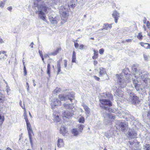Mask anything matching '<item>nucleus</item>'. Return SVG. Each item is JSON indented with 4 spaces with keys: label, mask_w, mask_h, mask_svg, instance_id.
I'll use <instances>...</instances> for the list:
<instances>
[{
    "label": "nucleus",
    "mask_w": 150,
    "mask_h": 150,
    "mask_svg": "<svg viewBox=\"0 0 150 150\" xmlns=\"http://www.w3.org/2000/svg\"><path fill=\"white\" fill-rule=\"evenodd\" d=\"M59 98L61 101H67L69 100L71 102L74 98V94L72 92L69 95H67L66 96L62 94H60L58 96Z\"/></svg>",
    "instance_id": "1"
},
{
    "label": "nucleus",
    "mask_w": 150,
    "mask_h": 150,
    "mask_svg": "<svg viewBox=\"0 0 150 150\" xmlns=\"http://www.w3.org/2000/svg\"><path fill=\"white\" fill-rule=\"evenodd\" d=\"M117 75L118 84L120 86V87L121 88H124L126 86L127 83L129 81H125V80H124V79H123L122 76L121 75Z\"/></svg>",
    "instance_id": "2"
},
{
    "label": "nucleus",
    "mask_w": 150,
    "mask_h": 150,
    "mask_svg": "<svg viewBox=\"0 0 150 150\" xmlns=\"http://www.w3.org/2000/svg\"><path fill=\"white\" fill-rule=\"evenodd\" d=\"M129 98L133 104H138L140 102L139 98L135 94L130 92L129 93Z\"/></svg>",
    "instance_id": "3"
},
{
    "label": "nucleus",
    "mask_w": 150,
    "mask_h": 150,
    "mask_svg": "<svg viewBox=\"0 0 150 150\" xmlns=\"http://www.w3.org/2000/svg\"><path fill=\"white\" fill-rule=\"evenodd\" d=\"M61 103L60 100L57 98H55L53 99L51 103V105L52 108L56 106L61 105Z\"/></svg>",
    "instance_id": "4"
},
{
    "label": "nucleus",
    "mask_w": 150,
    "mask_h": 150,
    "mask_svg": "<svg viewBox=\"0 0 150 150\" xmlns=\"http://www.w3.org/2000/svg\"><path fill=\"white\" fill-rule=\"evenodd\" d=\"M63 106L65 108L68 109L73 112L76 110L73 103H72L71 104L64 103L63 105Z\"/></svg>",
    "instance_id": "5"
},
{
    "label": "nucleus",
    "mask_w": 150,
    "mask_h": 150,
    "mask_svg": "<svg viewBox=\"0 0 150 150\" xmlns=\"http://www.w3.org/2000/svg\"><path fill=\"white\" fill-rule=\"evenodd\" d=\"M99 101L102 105L108 106V107H110L112 105V103L109 100L101 99H100Z\"/></svg>",
    "instance_id": "6"
},
{
    "label": "nucleus",
    "mask_w": 150,
    "mask_h": 150,
    "mask_svg": "<svg viewBox=\"0 0 150 150\" xmlns=\"http://www.w3.org/2000/svg\"><path fill=\"white\" fill-rule=\"evenodd\" d=\"M36 13L38 14V17L42 20L46 21V16L45 13L42 10H38L36 12Z\"/></svg>",
    "instance_id": "7"
},
{
    "label": "nucleus",
    "mask_w": 150,
    "mask_h": 150,
    "mask_svg": "<svg viewBox=\"0 0 150 150\" xmlns=\"http://www.w3.org/2000/svg\"><path fill=\"white\" fill-rule=\"evenodd\" d=\"M132 70L133 71V74H134V76L137 78L138 79L140 77H142L141 74L142 73H140L139 71H137V69L134 67L132 68Z\"/></svg>",
    "instance_id": "8"
},
{
    "label": "nucleus",
    "mask_w": 150,
    "mask_h": 150,
    "mask_svg": "<svg viewBox=\"0 0 150 150\" xmlns=\"http://www.w3.org/2000/svg\"><path fill=\"white\" fill-rule=\"evenodd\" d=\"M128 125L127 123L124 122H121L119 125V129L121 130L124 131L127 127Z\"/></svg>",
    "instance_id": "9"
},
{
    "label": "nucleus",
    "mask_w": 150,
    "mask_h": 150,
    "mask_svg": "<svg viewBox=\"0 0 150 150\" xmlns=\"http://www.w3.org/2000/svg\"><path fill=\"white\" fill-rule=\"evenodd\" d=\"M73 112L72 111H69L67 110L64 111L63 113L64 116L66 118H69L71 117L73 115Z\"/></svg>",
    "instance_id": "10"
},
{
    "label": "nucleus",
    "mask_w": 150,
    "mask_h": 150,
    "mask_svg": "<svg viewBox=\"0 0 150 150\" xmlns=\"http://www.w3.org/2000/svg\"><path fill=\"white\" fill-rule=\"evenodd\" d=\"M113 17L115 18V23H117L118 18L119 17L120 14L116 11H114L112 14Z\"/></svg>",
    "instance_id": "11"
},
{
    "label": "nucleus",
    "mask_w": 150,
    "mask_h": 150,
    "mask_svg": "<svg viewBox=\"0 0 150 150\" xmlns=\"http://www.w3.org/2000/svg\"><path fill=\"white\" fill-rule=\"evenodd\" d=\"M27 125V129L28 133H33L31 125L29 121L26 122Z\"/></svg>",
    "instance_id": "12"
},
{
    "label": "nucleus",
    "mask_w": 150,
    "mask_h": 150,
    "mask_svg": "<svg viewBox=\"0 0 150 150\" xmlns=\"http://www.w3.org/2000/svg\"><path fill=\"white\" fill-rule=\"evenodd\" d=\"M132 80L134 87L137 91H138L139 90L140 85L139 84H138V81L135 80V79H133Z\"/></svg>",
    "instance_id": "13"
},
{
    "label": "nucleus",
    "mask_w": 150,
    "mask_h": 150,
    "mask_svg": "<svg viewBox=\"0 0 150 150\" xmlns=\"http://www.w3.org/2000/svg\"><path fill=\"white\" fill-rule=\"evenodd\" d=\"M61 50V48L60 47L57 48L55 50L52 52L49 53L50 56H55L58 54L59 51Z\"/></svg>",
    "instance_id": "14"
},
{
    "label": "nucleus",
    "mask_w": 150,
    "mask_h": 150,
    "mask_svg": "<svg viewBox=\"0 0 150 150\" xmlns=\"http://www.w3.org/2000/svg\"><path fill=\"white\" fill-rule=\"evenodd\" d=\"M128 135L130 138H135L137 136V133L132 130H129L128 132Z\"/></svg>",
    "instance_id": "15"
},
{
    "label": "nucleus",
    "mask_w": 150,
    "mask_h": 150,
    "mask_svg": "<svg viewBox=\"0 0 150 150\" xmlns=\"http://www.w3.org/2000/svg\"><path fill=\"white\" fill-rule=\"evenodd\" d=\"M112 27V25L110 24H104L103 25V28L101 30H103L104 29L105 30H110Z\"/></svg>",
    "instance_id": "16"
},
{
    "label": "nucleus",
    "mask_w": 150,
    "mask_h": 150,
    "mask_svg": "<svg viewBox=\"0 0 150 150\" xmlns=\"http://www.w3.org/2000/svg\"><path fill=\"white\" fill-rule=\"evenodd\" d=\"M60 133L63 135H65L67 133V131L66 128L64 126H61L60 129Z\"/></svg>",
    "instance_id": "17"
},
{
    "label": "nucleus",
    "mask_w": 150,
    "mask_h": 150,
    "mask_svg": "<svg viewBox=\"0 0 150 150\" xmlns=\"http://www.w3.org/2000/svg\"><path fill=\"white\" fill-rule=\"evenodd\" d=\"M100 76H102L106 74V71L105 69L103 67L100 68Z\"/></svg>",
    "instance_id": "18"
},
{
    "label": "nucleus",
    "mask_w": 150,
    "mask_h": 150,
    "mask_svg": "<svg viewBox=\"0 0 150 150\" xmlns=\"http://www.w3.org/2000/svg\"><path fill=\"white\" fill-rule=\"evenodd\" d=\"M48 8L45 4L41 5L40 6L39 10H42V11H44L46 12L47 10V9Z\"/></svg>",
    "instance_id": "19"
},
{
    "label": "nucleus",
    "mask_w": 150,
    "mask_h": 150,
    "mask_svg": "<svg viewBox=\"0 0 150 150\" xmlns=\"http://www.w3.org/2000/svg\"><path fill=\"white\" fill-rule=\"evenodd\" d=\"M60 14L62 15V17H63L64 19H63L64 21L66 20L68 16V15L65 11H63L62 12V13H61V11H60Z\"/></svg>",
    "instance_id": "20"
},
{
    "label": "nucleus",
    "mask_w": 150,
    "mask_h": 150,
    "mask_svg": "<svg viewBox=\"0 0 150 150\" xmlns=\"http://www.w3.org/2000/svg\"><path fill=\"white\" fill-rule=\"evenodd\" d=\"M57 146L59 147H62L64 145L63 140L61 139H59L57 140Z\"/></svg>",
    "instance_id": "21"
},
{
    "label": "nucleus",
    "mask_w": 150,
    "mask_h": 150,
    "mask_svg": "<svg viewBox=\"0 0 150 150\" xmlns=\"http://www.w3.org/2000/svg\"><path fill=\"white\" fill-rule=\"evenodd\" d=\"M49 19L51 23L52 24H57V21L56 17L53 18L52 16H50Z\"/></svg>",
    "instance_id": "22"
},
{
    "label": "nucleus",
    "mask_w": 150,
    "mask_h": 150,
    "mask_svg": "<svg viewBox=\"0 0 150 150\" xmlns=\"http://www.w3.org/2000/svg\"><path fill=\"white\" fill-rule=\"evenodd\" d=\"M140 45L146 49H150V44L147 43H144L143 42L140 43Z\"/></svg>",
    "instance_id": "23"
},
{
    "label": "nucleus",
    "mask_w": 150,
    "mask_h": 150,
    "mask_svg": "<svg viewBox=\"0 0 150 150\" xmlns=\"http://www.w3.org/2000/svg\"><path fill=\"white\" fill-rule=\"evenodd\" d=\"M103 116L105 118L107 117H108L110 119H115V116L114 115L111 114H107L105 115H104Z\"/></svg>",
    "instance_id": "24"
},
{
    "label": "nucleus",
    "mask_w": 150,
    "mask_h": 150,
    "mask_svg": "<svg viewBox=\"0 0 150 150\" xmlns=\"http://www.w3.org/2000/svg\"><path fill=\"white\" fill-rule=\"evenodd\" d=\"M5 52L4 51H0V60H2V59L4 60L5 56L6 57L7 55L4 54Z\"/></svg>",
    "instance_id": "25"
},
{
    "label": "nucleus",
    "mask_w": 150,
    "mask_h": 150,
    "mask_svg": "<svg viewBox=\"0 0 150 150\" xmlns=\"http://www.w3.org/2000/svg\"><path fill=\"white\" fill-rule=\"evenodd\" d=\"M72 134L75 136L79 134L80 132L77 129H73L72 130Z\"/></svg>",
    "instance_id": "26"
},
{
    "label": "nucleus",
    "mask_w": 150,
    "mask_h": 150,
    "mask_svg": "<svg viewBox=\"0 0 150 150\" xmlns=\"http://www.w3.org/2000/svg\"><path fill=\"white\" fill-rule=\"evenodd\" d=\"M72 62L73 63H75L76 62V52L74 51L73 52Z\"/></svg>",
    "instance_id": "27"
},
{
    "label": "nucleus",
    "mask_w": 150,
    "mask_h": 150,
    "mask_svg": "<svg viewBox=\"0 0 150 150\" xmlns=\"http://www.w3.org/2000/svg\"><path fill=\"white\" fill-rule=\"evenodd\" d=\"M76 0H72L70 3L68 4V6H71V7L73 8L76 6L75 2Z\"/></svg>",
    "instance_id": "28"
},
{
    "label": "nucleus",
    "mask_w": 150,
    "mask_h": 150,
    "mask_svg": "<svg viewBox=\"0 0 150 150\" xmlns=\"http://www.w3.org/2000/svg\"><path fill=\"white\" fill-rule=\"evenodd\" d=\"M53 115L54 116V120L55 121L59 122L60 121V118L58 115H56L55 113H53Z\"/></svg>",
    "instance_id": "29"
},
{
    "label": "nucleus",
    "mask_w": 150,
    "mask_h": 150,
    "mask_svg": "<svg viewBox=\"0 0 150 150\" xmlns=\"http://www.w3.org/2000/svg\"><path fill=\"white\" fill-rule=\"evenodd\" d=\"M47 74L48 75L49 77H50V63H48L47 65Z\"/></svg>",
    "instance_id": "30"
},
{
    "label": "nucleus",
    "mask_w": 150,
    "mask_h": 150,
    "mask_svg": "<svg viewBox=\"0 0 150 150\" xmlns=\"http://www.w3.org/2000/svg\"><path fill=\"white\" fill-rule=\"evenodd\" d=\"M57 74H58L61 71L60 62V61H58L57 62Z\"/></svg>",
    "instance_id": "31"
},
{
    "label": "nucleus",
    "mask_w": 150,
    "mask_h": 150,
    "mask_svg": "<svg viewBox=\"0 0 150 150\" xmlns=\"http://www.w3.org/2000/svg\"><path fill=\"white\" fill-rule=\"evenodd\" d=\"M83 106L86 112L88 114H89L90 112V109L86 105L84 104L83 105Z\"/></svg>",
    "instance_id": "32"
},
{
    "label": "nucleus",
    "mask_w": 150,
    "mask_h": 150,
    "mask_svg": "<svg viewBox=\"0 0 150 150\" xmlns=\"http://www.w3.org/2000/svg\"><path fill=\"white\" fill-rule=\"evenodd\" d=\"M5 101L4 95L0 92V103H2Z\"/></svg>",
    "instance_id": "33"
},
{
    "label": "nucleus",
    "mask_w": 150,
    "mask_h": 150,
    "mask_svg": "<svg viewBox=\"0 0 150 150\" xmlns=\"http://www.w3.org/2000/svg\"><path fill=\"white\" fill-rule=\"evenodd\" d=\"M61 89L60 88L57 87L54 91L53 93L54 94L59 93L61 91Z\"/></svg>",
    "instance_id": "34"
},
{
    "label": "nucleus",
    "mask_w": 150,
    "mask_h": 150,
    "mask_svg": "<svg viewBox=\"0 0 150 150\" xmlns=\"http://www.w3.org/2000/svg\"><path fill=\"white\" fill-rule=\"evenodd\" d=\"M24 111L23 115V116L24 117V118L25 119L26 122L29 121L27 118V115L25 109H24Z\"/></svg>",
    "instance_id": "35"
},
{
    "label": "nucleus",
    "mask_w": 150,
    "mask_h": 150,
    "mask_svg": "<svg viewBox=\"0 0 150 150\" xmlns=\"http://www.w3.org/2000/svg\"><path fill=\"white\" fill-rule=\"evenodd\" d=\"M94 55L92 57V58L93 59H96L97 58L98 55V52L96 51L95 50H94Z\"/></svg>",
    "instance_id": "36"
},
{
    "label": "nucleus",
    "mask_w": 150,
    "mask_h": 150,
    "mask_svg": "<svg viewBox=\"0 0 150 150\" xmlns=\"http://www.w3.org/2000/svg\"><path fill=\"white\" fill-rule=\"evenodd\" d=\"M143 149L144 150H150V145L146 144L144 146Z\"/></svg>",
    "instance_id": "37"
},
{
    "label": "nucleus",
    "mask_w": 150,
    "mask_h": 150,
    "mask_svg": "<svg viewBox=\"0 0 150 150\" xmlns=\"http://www.w3.org/2000/svg\"><path fill=\"white\" fill-rule=\"evenodd\" d=\"M117 95L119 96V97H122L123 95V92L122 91H119V90H118L117 91Z\"/></svg>",
    "instance_id": "38"
},
{
    "label": "nucleus",
    "mask_w": 150,
    "mask_h": 150,
    "mask_svg": "<svg viewBox=\"0 0 150 150\" xmlns=\"http://www.w3.org/2000/svg\"><path fill=\"white\" fill-rule=\"evenodd\" d=\"M84 127V126L83 125L81 124L79 126L78 128V130L79 131L80 133H81L82 132Z\"/></svg>",
    "instance_id": "39"
},
{
    "label": "nucleus",
    "mask_w": 150,
    "mask_h": 150,
    "mask_svg": "<svg viewBox=\"0 0 150 150\" xmlns=\"http://www.w3.org/2000/svg\"><path fill=\"white\" fill-rule=\"evenodd\" d=\"M48 4L50 6H52L56 4L54 0H50V2H48Z\"/></svg>",
    "instance_id": "40"
},
{
    "label": "nucleus",
    "mask_w": 150,
    "mask_h": 150,
    "mask_svg": "<svg viewBox=\"0 0 150 150\" xmlns=\"http://www.w3.org/2000/svg\"><path fill=\"white\" fill-rule=\"evenodd\" d=\"M79 122L81 123H83L84 121V118L83 117H80L79 120Z\"/></svg>",
    "instance_id": "41"
},
{
    "label": "nucleus",
    "mask_w": 150,
    "mask_h": 150,
    "mask_svg": "<svg viewBox=\"0 0 150 150\" xmlns=\"http://www.w3.org/2000/svg\"><path fill=\"white\" fill-rule=\"evenodd\" d=\"M143 56L145 60L147 61L148 60L149 58V56L148 55L144 54Z\"/></svg>",
    "instance_id": "42"
},
{
    "label": "nucleus",
    "mask_w": 150,
    "mask_h": 150,
    "mask_svg": "<svg viewBox=\"0 0 150 150\" xmlns=\"http://www.w3.org/2000/svg\"><path fill=\"white\" fill-rule=\"evenodd\" d=\"M100 106L102 108L105 109V110H108L110 111V109L108 107H106L105 106H104L103 105H100Z\"/></svg>",
    "instance_id": "43"
},
{
    "label": "nucleus",
    "mask_w": 150,
    "mask_h": 150,
    "mask_svg": "<svg viewBox=\"0 0 150 150\" xmlns=\"http://www.w3.org/2000/svg\"><path fill=\"white\" fill-rule=\"evenodd\" d=\"M141 75L142 76V77H140L139 78L140 79V78H142V80L143 81V82L145 83H146L147 82V79L146 78H143V76H142V74H141Z\"/></svg>",
    "instance_id": "44"
},
{
    "label": "nucleus",
    "mask_w": 150,
    "mask_h": 150,
    "mask_svg": "<svg viewBox=\"0 0 150 150\" xmlns=\"http://www.w3.org/2000/svg\"><path fill=\"white\" fill-rule=\"evenodd\" d=\"M137 37L139 39H142V35L141 33H139Z\"/></svg>",
    "instance_id": "45"
},
{
    "label": "nucleus",
    "mask_w": 150,
    "mask_h": 150,
    "mask_svg": "<svg viewBox=\"0 0 150 150\" xmlns=\"http://www.w3.org/2000/svg\"><path fill=\"white\" fill-rule=\"evenodd\" d=\"M33 134V133H28V136L29 139V140L32 139V135Z\"/></svg>",
    "instance_id": "46"
},
{
    "label": "nucleus",
    "mask_w": 150,
    "mask_h": 150,
    "mask_svg": "<svg viewBox=\"0 0 150 150\" xmlns=\"http://www.w3.org/2000/svg\"><path fill=\"white\" fill-rule=\"evenodd\" d=\"M5 4L4 2L1 1L0 4V7H1L2 8H3Z\"/></svg>",
    "instance_id": "47"
},
{
    "label": "nucleus",
    "mask_w": 150,
    "mask_h": 150,
    "mask_svg": "<svg viewBox=\"0 0 150 150\" xmlns=\"http://www.w3.org/2000/svg\"><path fill=\"white\" fill-rule=\"evenodd\" d=\"M84 45H80L79 49L80 50H83L84 49Z\"/></svg>",
    "instance_id": "48"
},
{
    "label": "nucleus",
    "mask_w": 150,
    "mask_h": 150,
    "mask_svg": "<svg viewBox=\"0 0 150 150\" xmlns=\"http://www.w3.org/2000/svg\"><path fill=\"white\" fill-rule=\"evenodd\" d=\"M94 78L96 80L99 81L100 80V78L99 77L97 76H93Z\"/></svg>",
    "instance_id": "49"
},
{
    "label": "nucleus",
    "mask_w": 150,
    "mask_h": 150,
    "mask_svg": "<svg viewBox=\"0 0 150 150\" xmlns=\"http://www.w3.org/2000/svg\"><path fill=\"white\" fill-rule=\"evenodd\" d=\"M0 120L1 121L3 122L4 120V117L0 115Z\"/></svg>",
    "instance_id": "50"
},
{
    "label": "nucleus",
    "mask_w": 150,
    "mask_h": 150,
    "mask_svg": "<svg viewBox=\"0 0 150 150\" xmlns=\"http://www.w3.org/2000/svg\"><path fill=\"white\" fill-rule=\"evenodd\" d=\"M104 50L102 49H101L99 50V52L100 54H103L104 52Z\"/></svg>",
    "instance_id": "51"
},
{
    "label": "nucleus",
    "mask_w": 150,
    "mask_h": 150,
    "mask_svg": "<svg viewBox=\"0 0 150 150\" xmlns=\"http://www.w3.org/2000/svg\"><path fill=\"white\" fill-rule=\"evenodd\" d=\"M64 65L65 67H66L67 66V60H64Z\"/></svg>",
    "instance_id": "52"
},
{
    "label": "nucleus",
    "mask_w": 150,
    "mask_h": 150,
    "mask_svg": "<svg viewBox=\"0 0 150 150\" xmlns=\"http://www.w3.org/2000/svg\"><path fill=\"white\" fill-rule=\"evenodd\" d=\"M7 89L6 90L7 93H8V92L10 91V89H9V87L8 85H7L6 86Z\"/></svg>",
    "instance_id": "53"
},
{
    "label": "nucleus",
    "mask_w": 150,
    "mask_h": 150,
    "mask_svg": "<svg viewBox=\"0 0 150 150\" xmlns=\"http://www.w3.org/2000/svg\"><path fill=\"white\" fill-rule=\"evenodd\" d=\"M49 53H48V54H45L44 55V57L45 58H47L48 57H49V56L50 55H49Z\"/></svg>",
    "instance_id": "54"
},
{
    "label": "nucleus",
    "mask_w": 150,
    "mask_h": 150,
    "mask_svg": "<svg viewBox=\"0 0 150 150\" xmlns=\"http://www.w3.org/2000/svg\"><path fill=\"white\" fill-rule=\"evenodd\" d=\"M26 84V87H27V91L28 92L29 91V84H28V82H27Z\"/></svg>",
    "instance_id": "55"
},
{
    "label": "nucleus",
    "mask_w": 150,
    "mask_h": 150,
    "mask_svg": "<svg viewBox=\"0 0 150 150\" xmlns=\"http://www.w3.org/2000/svg\"><path fill=\"white\" fill-rule=\"evenodd\" d=\"M79 44L77 43H74V46L76 48H78Z\"/></svg>",
    "instance_id": "56"
},
{
    "label": "nucleus",
    "mask_w": 150,
    "mask_h": 150,
    "mask_svg": "<svg viewBox=\"0 0 150 150\" xmlns=\"http://www.w3.org/2000/svg\"><path fill=\"white\" fill-rule=\"evenodd\" d=\"M38 52L40 54V57L43 56V54H42V51L39 50Z\"/></svg>",
    "instance_id": "57"
},
{
    "label": "nucleus",
    "mask_w": 150,
    "mask_h": 150,
    "mask_svg": "<svg viewBox=\"0 0 150 150\" xmlns=\"http://www.w3.org/2000/svg\"><path fill=\"white\" fill-rule=\"evenodd\" d=\"M147 117L148 118H150V111H148L147 112Z\"/></svg>",
    "instance_id": "58"
},
{
    "label": "nucleus",
    "mask_w": 150,
    "mask_h": 150,
    "mask_svg": "<svg viewBox=\"0 0 150 150\" xmlns=\"http://www.w3.org/2000/svg\"><path fill=\"white\" fill-rule=\"evenodd\" d=\"M146 25L149 28V27L150 25V23L149 21H147L146 22Z\"/></svg>",
    "instance_id": "59"
},
{
    "label": "nucleus",
    "mask_w": 150,
    "mask_h": 150,
    "mask_svg": "<svg viewBox=\"0 0 150 150\" xmlns=\"http://www.w3.org/2000/svg\"><path fill=\"white\" fill-rule=\"evenodd\" d=\"M12 9V8L11 6H9L7 8V9L10 11H11Z\"/></svg>",
    "instance_id": "60"
},
{
    "label": "nucleus",
    "mask_w": 150,
    "mask_h": 150,
    "mask_svg": "<svg viewBox=\"0 0 150 150\" xmlns=\"http://www.w3.org/2000/svg\"><path fill=\"white\" fill-rule=\"evenodd\" d=\"M19 104L20 105L21 107L23 108V109H25L24 106V105L23 106H22L21 105V101H20V102H19Z\"/></svg>",
    "instance_id": "61"
},
{
    "label": "nucleus",
    "mask_w": 150,
    "mask_h": 150,
    "mask_svg": "<svg viewBox=\"0 0 150 150\" xmlns=\"http://www.w3.org/2000/svg\"><path fill=\"white\" fill-rule=\"evenodd\" d=\"M132 39H128L126 40V42H131L132 41Z\"/></svg>",
    "instance_id": "62"
},
{
    "label": "nucleus",
    "mask_w": 150,
    "mask_h": 150,
    "mask_svg": "<svg viewBox=\"0 0 150 150\" xmlns=\"http://www.w3.org/2000/svg\"><path fill=\"white\" fill-rule=\"evenodd\" d=\"M30 142L31 146L32 147L33 146V142L32 139L30 140Z\"/></svg>",
    "instance_id": "63"
},
{
    "label": "nucleus",
    "mask_w": 150,
    "mask_h": 150,
    "mask_svg": "<svg viewBox=\"0 0 150 150\" xmlns=\"http://www.w3.org/2000/svg\"><path fill=\"white\" fill-rule=\"evenodd\" d=\"M24 76H26L27 74V71L26 70H24Z\"/></svg>",
    "instance_id": "64"
}]
</instances>
